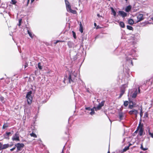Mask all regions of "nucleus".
I'll return each instance as SVG.
<instances>
[{"label":"nucleus","instance_id":"nucleus-1","mask_svg":"<svg viewBox=\"0 0 153 153\" xmlns=\"http://www.w3.org/2000/svg\"><path fill=\"white\" fill-rule=\"evenodd\" d=\"M77 75L76 72L75 71H72L68 77L69 82L73 85L75 84L76 81V78Z\"/></svg>","mask_w":153,"mask_h":153},{"label":"nucleus","instance_id":"nucleus-2","mask_svg":"<svg viewBox=\"0 0 153 153\" xmlns=\"http://www.w3.org/2000/svg\"><path fill=\"white\" fill-rule=\"evenodd\" d=\"M65 1L67 11L68 12L73 14H76V11L75 10H73L71 9V6L69 2L67 0H65Z\"/></svg>","mask_w":153,"mask_h":153},{"label":"nucleus","instance_id":"nucleus-3","mask_svg":"<svg viewBox=\"0 0 153 153\" xmlns=\"http://www.w3.org/2000/svg\"><path fill=\"white\" fill-rule=\"evenodd\" d=\"M32 92L31 91L28 92L26 94V98L27 99V103L28 104L30 105L32 102V97L31 95Z\"/></svg>","mask_w":153,"mask_h":153},{"label":"nucleus","instance_id":"nucleus-4","mask_svg":"<svg viewBox=\"0 0 153 153\" xmlns=\"http://www.w3.org/2000/svg\"><path fill=\"white\" fill-rule=\"evenodd\" d=\"M127 87V84H124L121 86L120 89V94L119 97V98H120L124 94L126 91L125 89Z\"/></svg>","mask_w":153,"mask_h":153},{"label":"nucleus","instance_id":"nucleus-5","mask_svg":"<svg viewBox=\"0 0 153 153\" xmlns=\"http://www.w3.org/2000/svg\"><path fill=\"white\" fill-rule=\"evenodd\" d=\"M129 42L132 44H134L137 42V39L134 35H131L129 37Z\"/></svg>","mask_w":153,"mask_h":153},{"label":"nucleus","instance_id":"nucleus-6","mask_svg":"<svg viewBox=\"0 0 153 153\" xmlns=\"http://www.w3.org/2000/svg\"><path fill=\"white\" fill-rule=\"evenodd\" d=\"M143 125L141 124V123L140 122L139 126L137 127V128L135 132H136L139 129V134L140 136H142L143 134Z\"/></svg>","mask_w":153,"mask_h":153},{"label":"nucleus","instance_id":"nucleus-7","mask_svg":"<svg viewBox=\"0 0 153 153\" xmlns=\"http://www.w3.org/2000/svg\"><path fill=\"white\" fill-rule=\"evenodd\" d=\"M24 146V145L22 143H18L15 144V147L17 148V152L21 150Z\"/></svg>","mask_w":153,"mask_h":153},{"label":"nucleus","instance_id":"nucleus-8","mask_svg":"<svg viewBox=\"0 0 153 153\" xmlns=\"http://www.w3.org/2000/svg\"><path fill=\"white\" fill-rule=\"evenodd\" d=\"M128 113L130 115L134 114L135 116V117H137V114L138 113V111L134 109H132L131 110L128 112Z\"/></svg>","mask_w":153,"mask_h":153},{"label":"nucleus","instance_id":"nucleus-9","mask_svg":"<svg viewBox=\"0 0 153 153\" xmlns=\"http://www.w3.org/2000/svg\"><path fill=\"white\" fill-rule=\"evenodd\" d=\"M19 134L17 132H16L13 137L12 140L13 141H19Z\"/></svg>","mask_w":153,"mask_h":153},{"label":"nucleus","instance_id":"nucleus-10","mask_svg":"<svg viewBox=\"0 0 153 153\" xmlns=\"http://www.w3.org/2000/svg\"><path fill=\"white\" fill-rule=\"evenodd\" d=\"M104 102L105 101H102L100 103H99L97 107H94L95 110L97 111L100 110L101 107L104 105Z\"/></svg>","mask_w":153,"mask_h":153},{"label":"nucleus","instance_id":"nucleus-11","mask_svg":"<svg viewBox=\"0 0 153 153\" xmlns=\"http://www.w3.org/2000/svg\"><path fill=\"white\" fill-rule=\"evenodd\" d=\"M137 22H139L143 19V15L142 14H139L137 16Z\"/></svg>","mask_w":153,"mask_h":153},{"label":"nucleus","instance_id":"nucleus-12","mask_svg":"<svg viewBox=\"0 0 153 153\" xmlns=\"http://www.w3.org/2000/svg\"><path fill=\"white\" fill-rule=\"evenodd\" d=\"M9 144L8 143L2 145L1 143V146L0 147V150L4 149L7 148L9 147Z\"/></svg>","mask_w":153,"mask_h":153},{"label":"nucleus","instance_id":"nucleus-13","mask_svg":"<svg viewBox=\"0 0 153 153\" xmlns=\"http://www.w3.org/2000/svg\"><path fill=\"white\" fill-rule=\"evenodd\" d=\"M119 13L120 15L123 18H124L127 16V14L123 11H119Z\"/></svg>","mask_w":153,"mask_h":153},{"label":"nucleus","instance_id":"nucleus-14","mask_svg":"<svg viewBox=\"0 0 153 153\" xmlns=\"http://www.w3.org/2000/svg\"><path fill=\"white\" fill-rule=\"evenodd\" d=\"M68 45L69 47L70 48H74V43L71 41H68Z\"/></svg>","mask_w":153,"mask_h":153},{"label":"nucleus","instance_id":"nucleus-15","mask_svg":"<svg viewBox=\"0 0 153 153\" xmlns=\"http://www.w3.org/2000/svg\"><path fill=\"white\" fill-rule=\"evenodd\" d=\"M131 6L129 5L125 8V10L126 12H128L131 10Z\"/></svg>","mask_w":153,"mask_h":153},{"label":"nucleus","instance_id":"nucleus-16","mask_svg":"<svg viewBox=\"0 0 153 153\" xmlns=\"http://www.w3.org/2000/svg\"><path fill=\"white\" fill-rule=\"evenodd\" d=\"M10 132H6V134L4 135V137L6 139H9V136L10 135Z\"/></svg>","mask_w":153,"mask_h":153},{"label":"nucleus","instance_id":"nucleus-17","mask_svg":"<svg viewBox=\"0 0 153 153\" xmlns=\"http://www.w3.org/2000/svg\"><path fill=\"white\" fill-rule=\"evenodd\" d=\"M134 105L133 104V102L131 101H130L129 102V105L128 108L130 109H132Z\"/></svg>","mask_w":153,"mask_h":153},{"label":"nucleus","instance_id":"nucleus-18","mask_svg":"<svg viewBox=\"0 0 153 153\" xmlns=\"http://www.w3.org/2000/svg\"><path fill=\"white\" fill-rule=\"evenodd\" d=\"M137 94V89H136L135 91L134 92V93L132 94L131 95V97H132L133 98H135Z\"/></svg>","mask_w":153,"mask_h":153},{"label":"nucleus","instance_id":"nucleus-19","mask_svg":"<svg viewBox=\"0 0 153 153\" xmlns=\"http://www.w3.org/2000/svg\"><path fill=\"white\" fill-rule=\"evenodd\" d=\"M119 117L120 119V121L123 119V114L122 113L120 112L119 113Z\"/></svg>","mask_w":153,"mask_h":153},{"label":"nucleus","instance_id":"nucleus-20","mask_svg":"<svg viewBox=\"0 0 153 153\" xmlns=\"http://www.w3.org/2000/svg\"><path fill=\"white\" fill-rule=\"evenodd\" d=\"M120 26L122 28H124L125 27L124 23L122 22H120L119 23Z\"/></svg>","mask_w":153,"mask_h":153},{"label":"nucleus","instance_id":"nucleus-21","mask_svg":"<svg viewBox=\"0 0 153 153\" xmlns=\"http://www.w3.org/2000/svg\"><path fill=\"white\" fill-rule=\"evenodd\" d=\"M79 30L81 33H82L83 32V27L81 23H80V28Z\"/></svg>","mask_w":153,"mask_h":153},{"label":"nucleus","instance_id":"nucleus-22","mask_svg":"<svg viewBox=\"0 0 153 153\" xmlns=\"http://www.w3.org/2000/svg\"><path fill=\"white\" fill-rule=\"evenodd\" d=\"M133 20L132 19H129L128 21V23L129 24L132 25L134 24Z\"/></svg>","mask_w":153,"mask_h":153},{"label":"nucleus","instance_id":"nucleus-23","mask_svg":"<svg viewBox=\"0 0 153 153\" xmlns=\"http://www.w3.org/2000/svg\"><path fill=\"white\" fill-rule=\"evenodd\" d=\"M94 107L92 108V110H91V111L90 112V114L91 115H92L95 114V112L94 109Z\"/></svg>","mask_w":153,"mask_h":153},{"label":"nucleus","instance_id":"nucleus-24","mask_svg":"<svg viewBox=\"0 0 153 153\" xmlns=\"http://www.w3.org/2000/svg\"><path fill=\"white\" fill-rule=\"evenodd\" d=\"M0 100L3 103H4L5 102V101L4 100V98L2 96L0 97Z\"/></svg>","mask_w":153,"mask_h":153},{"label":"nucleus","instance_id":"nucleus-25","mask_svg":"<svg viewBox=\"0 0 153 153\" xmlns=\"http://www.w3.org/2000/svg\"><path fill=\"white\" fill-rule=\"evenodd\" d=\"M38 68L40 70H42V66L40 62H39L38 64Z\"/></svg>","mask_w":153,"mask_h":153},{"label":"nucleus","instance_id":"nucleus-26","mask_svg":"<svg viewBox=\"0 0 153 153\" xmlns=\"http://www.w3.org/2000/svg\"><path fill=\"white\" fill-rule=\"evenodd\" d=\"M129 146H126L125 147V148L123 149V152H126L127 150H128L129 149Z\"/></svg>","mask_w":153,"mask_h":153},{"label":"nucleus","instance_id":"nucleus-27","mask_svg":"<svg viewBox=\"0 0 153 153\" xmlns=\"http://www.w3.org/2000/svg\"><path fill=\"white\" fill-rule=\"evenodd\" d=\"M27 33L28 34H29V36L31 38H33V35H32V33L30 31H29V30H27Z\"/></svg>","mask_w":153,"mask_h":153},{"label":"nucleus","instance_id":"nucleus-28","mask_svg":"<svg viewBox=\"0 0 153 153\" xmlns=\"http://www.w3.org/2000/svg\"><path fill=\"white\" fill-rule=\"evenodd\" d=\"M127 29L130 30H132L133 29L132 27L129 25H127Z\"/></svg>","mask_w":153,"mask_h":153},{"label":"nucleus","instance_id":"nucleus-29","mask_svg":"<svg viewBox=\"0 0 153 153\" xmlns=\"http://www.w3.org/2000/svg\"><path fill=\"white\" fill-rule=\"evenodd\" d=\"M30 135L32 137H36L37 136L33 132L32 133H31L30 134Z\"/></svg>","mask_w":153,"mask_h":153},{"label":"nucleus","instance_id":"nucleus-30","mask_svg":"<svg viewBox=\"0 0 153 153\" xmlns=\"http://www.w3.org/2000/svg\"><path fill=\"white\" fill-rule=\"evenodd\" d=\"M128 101H126L124 102V105L125 107L127 106L128 105Z\"/></svg>","mask_w":153,"mask_h":153},{"label":"nucleus","instance_id":"nucleus-31","mask_svg":"<svg viewBox=\"0 0 153 153\" xmlns=\"http://www.w3.org/2000/svg\"><path fill=\"white\" fill-rule=\"evenodd\" d=\"M113 14V15L114 16H115L116 14V12L114 11L113 8H111Z\"/></svg>","mask_w":153,"mask_h":153},{"label":"nucleus","instance_id":"nucleus-32","mask_svg":"<svg viewBox=\"0 0 153 153\" xmlns=\"http://www.w3.org/2000/svg\"><path fill=\"white\" fill-rule=\"evenodd\" d=\"M8 127V125L7 124L5 123L4 124V125L3 126V129H4L6 128H7Z\"/></svg>","mask_w":153,"mask_h":153},{"label":"nucleus","instance_id":"nucleus-33","mask_svg":"<svg viewBox=\"0 0 153 153\" xmlns=\"http://www.w3.org/2000/svg\"><path fill=\"white\" fill-rule=\"evenodd\" d=\"M140 148H141V149L142 150H144V151L146 150L147 149L146 148H143V146L142 144H141V145Z\"/></svg>","mask_w":153,"mask_h":153},{"label":"nucleus","instance_id":"nucleus-34","mask_svg":"<svg viewBox=\"0 0 153 153\" xmlns=\"http://www.w3.org/2000/svg\"><path fill=\"white\" fill-rule=\"evenodd\" d=\"M16 3V0H11V3L13 4H15Z\"/></svg>","mask_w":153,"mask_h":153},{"label":"nucleus","instance_id":"nucleus-35","mask_svg":"<svg viewBox=\"0 0 153 153\" xmlns=\"http://www.w3.org/2000/svg\"><path fill=\"white\" fill-rule=\"evenodd\" d=\"M146 131H147V132H148V133H149H149H151V132H150V129H149V127L147 128Z\"/></svg>","mask_w":153,"mask_h":153},{"label":"nucleus","instance_id":"nucleus-36","mask_svg":"<svg viewBox=\"0 0 153 153\" xmlns=\"http://www.w3.org/2000/svg\"><path fill=\"white\" fill-rule=\"evenodd\" d=\"M72 33H73V36L74 37L75 39H76V33H75V32H74V31H72Z\"/></svg>","mask_w":153,"mask_h":153},{"label":"nucleus","instance_id":"nucleus-37","mask_svg":"<svg viewBox=\"0 0 153 153\" xmlns=\"http://www.w3.org/2000/svg\"><path fill=\"white\" fill-rule=\"evenodd\" d=\"M85 109L88 111H91L92 110V108H91L90 107H86Z\"/></svg>","mask_w":153,"mask_h":153},{"label":"nucleus","instance_id":"nucleus-38","mask_svg":"<svg viewBox=\"0 0 153 153\" xmlns=\"http://www.w3.org/2000/svg\"><path fill=\"white\" fill-rule=\"evenodd\" d=\"M140 111H140V117H141L142 116L143 114L142 109H141L140 110Z\"/></svg>","mask_w":153,"mask_h":153},{"label":"nucleus","instance_id":"nucleus-39","mask_svg":"<svg viewBox=\"0 0 153 153\" xmlns=\"http://www.w3.org/2000/svg\"><path fill=\"white\" fill-rule=\"evenodd\" d=\"M22 22V19H20L19 20V24L18 25L20 26L21 25V23Z\"/></svg>","mask_w":153,"mask_h":153},{"label":"nucleus","instance_id":"nucleus-40","mask_svg":"<svg viewBox=\"0 0 153 153\" xmlns=\"http://www.w3.org/2000/svg\"><path fill=\"white\" fill-rule=\"evenodd\" d=\"M16 147H15V146L13 148L11 149H10V151H13L14 149H15L16 148Z\"/></svg>","mask_w":153,"mask_h":153},{"label":"nucleus","instance_id":"nucleus-41","mask_svg":"<svg viewBox=\"0 0 153 153\" xmlns=\"http://www.w3.org/2000/svg\"><path fill=\"white\" fill-rule=\"evenodd\" d=\"M149 135H150L152 138H153V133H150Z\"/></svg>","mask_w":153,"mask_h":153},{"label":"nucleus","instance_id":"nucleus-42","mask_svg":"<svg viewBox=\"0 0 153 153\" xmlns=\"http://www.w3.org/2000/svg\"><path fill=\"white\" fill-rule=\"evenodd\" d=\"M31 3H33L35 0H30ZM30 0H27V3H28L29 1Z\"/></svg>","mask_w":153,"mask_h":153},{"label":"nucleus","instance_id":"nucleus-43","mask_svg":"<svg viewBox=\"0 0 153 153\" xmlns=\"http://www.w3.org/2000/svg\"><path fill=\"white\" fill-rule=\"evenodd\" d=\"M62 42V41H61L60 40H57L56 41V42H55V44H57V43H58V42Z\"/></svg>","mask_w":153,"mask_h":153},{"label":"nucleus","instance_id":"nucleus-44","mask_svg":"<svg viewBox=\"0 0 153 153\" xmlns=\"http://www.w3.org/2000/svg\"><path fill=\"white\" fill-rule=\"evenodd\" d=\"M130 60L131 61V64L133 66V62L132 61V60H131V59H130Z\"/></svg>","mask_w":153,"mask_h":153},{"label":"nucleus","instance_id":"nucleus-45","mask_svg":"<svg viewBox=\"0 0 153 153\" xmlns=\"http://www.w3.org/2000/svg\"><path fill=\"white\" fill-rule=\"evenodd\" d=\"M13 144H9V147H12L13 146Z\"/></svg>","mask_w":153,"mask_h":153},{"label":"nucleus","instance_id":"nucleus-46","mask_svg":"<svg viewBox=\"0 0 153 153\" xmlns=\"http://www.w3.org/2000/svg\"><path fill=\"white\" fill-rule=\"evenodd\" d=\"M133 104L134 105V107H135V105H136L135 103V102H133Z\"/></svg>","mask_w":153,"mask_h":153},{"label":"nucleus","instance_id":"nucleus-47","mask_svg":"<svg viewBox=\"0 0 153 153\" xmlns=\"http://www.w3.org/2000/svg\"><path fill=\"white\" fill-rule=\"evenodd\" d=\"M27 66V64H26L25 66V68Z\"/></svg>","mask_w":153,"mask_h":153},{"label":"nucleus","instance_id":"nucleus-48","mask_svg":"<svg viewBox=\"0 0 153 153\" xmlns=\"http://www.w3.org/2000/svg\"><path fill=\"white\" fill-rule=\"evenodd\" d=\"M145 116L146 117H148V115L147 114H145Z\"/></svg>","mask_w":153,"mask_h":153},{"label":"nucleus","instance_id":"nucleus-49","mask_svg":"<svg viewBox=\"0 0 153 153\" xmlns=\"http://www.w3.org/2000/svg\"><path fill=\"white\" fill-rule=\"evenodd\" d=\"M97 16L98 17H100V16L99 14H97Z\"/></svg>","mask_w":153,"mask_h":153},{"label":"nucleus","instance_id":"nucleus-50","mask_svg":"<svg viewBox=\"0 0 153 153\" xmlns=\"http://www.w3.org/2000/svg\"><path fill=\"white\" fill-rule=\"evenodd\" d=\"M4 79V78H1L0 79V80H2V79Z\"/></svg>","mask_w":153,"mask_h":153},{"label":"nucleus","instance_id":"nucleus-51","mask_svg":"<svg viewBox=\"0 0 153 153\" xmlns=\"http://www.w3.org/2000/svg\"><path fill=\"white\" fill-rule=\"evenodd\" d=\"M94 25L96 26V24L95 23H94Z\"/></svg>","mask_w":153,"mask_h":153},{"label":"nucleus","instance_id":"nucleus-52","mask_svg":"<svg viewBox=\"0 0 153 153\" xmlns=\"http://www.w3.org/2000/svg\"><path fill=\"white\" fill-rule=\"evenodd\" d=\"M138 91H139V92H140V89L139 88H138Z\"/></svg>","mask_w":153,"mask_h":153},{"label":"nucleus","instance_id":"nucleus-53","mask_svg":"<svg viewBox=\"0 0 153 153\" xmlns=\"http://www.w3.org/2000/svg\"><path fill=\"white\" fill-rule=\"evenodd\" d=\"M107 153H110V151H108Z\"/></svg>","mask_w":153,"mask_h":153},{"label":"nucleus","instance_id":"nucleus-54","mask_svg":"<svg viewBox=\"0 0 153 153\" xmlns=\"http://www.w3.org/2000/svg\"><path fill=\"white\" fill-rule=\"evenodd\" d=\"M126 1H127L128 0H125Z\"/></svg>","mask_w":153,"mask_h":153},{"label":"nucleus","instance_id":"nucleus-55","mask_svg":"<svg viewBox=\"0 0 153 153\" xmlns=\"http://www.w3.org/2000/svg\"><path fill=\"white\" fill-rule=\"evenodd\" d=\"M127 60H128V59H127Z\"/></svg>","mask_w":153,"mask_h":153},{"label":"nucleus","instance_id":"nucleus-56","mask_svg":"<svg viewBox=\"0 0 153 153\" xmlns=\"http://www.w3.org/2000/svg\"><path fill=\"white\" fill-rule=\"evenodd\" d=\"M63 152V150H62V152Z\"/></svg>","mask_w":153,"mask_h":153},{"label":"nucleus","instance_id":"nucleus-57","mask_svg":"<svg viewBox=\"0 0 153 153\" xmlns=\"http://www.w3.org/2000/svg\"><path fill=\"white\" fill-rule=\"evenodd\" d=\"M152 20L153 21V18L152 19Z\"/></svg>","mask_w":153,"mask_h":153},{"label":"nucleus","instance_id":"nucleus-58","mask_svg":"<svg viewBox=\"0 0 153 153\" xmlns=\"http://www.w3.org/2000/svg\"><path fill=\"white\" fill-rule=\"evenodd\" d=\"M108 0L109 1H110L111 0Z\"/></svg>","mask_w":153,"mask_h":153}]
</instances>
